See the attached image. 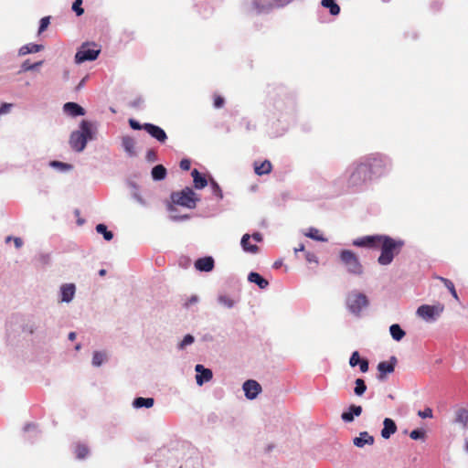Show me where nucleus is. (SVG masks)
Segmentation results:
<instances>
[{
  "label": "nucleus",
  "mask_w": 468,
  "mask_h": 468,
  "mask_svg": "<svg viewBox=\"0 0 468 468\" xmlns=\"http://www.w3.org/2000/svg\"><path fill=\"white\" fill-rule=\"evenodd\" d=\"M403 246L404 241L402 239H395L385 235L379 246L381 253L378 259V262L383 266L390 264L394 257L401 251Z\"/></svg>",
  "instance_id": "f257e3e1"
},
{
  "label": "nucleus",
  "mask_w": 468,
  "mask_h": 468,
  "mask_svg": "<svg viewBox=\"0 0 468 468\" xmlns=\"http://www.w3.org/2000/svg\"><path fill=\"white\" fill-rule=\"evenodd\" d=\"M91 139V123L88 121H82L80 123V130L75 131L71 133L69 144L75 151L81 152L85 148L88 140Z\"/></svg>",
  "instance_id": "f03ea898"
},
{
  "label": "nucleus",
  "mask_w": 468,
  "mask_h": 468,
  "mask_svg": "<svg viewBox=\"0 0 468 468\" xmlns=\"http://www.w3.org/2000/svg\"><path fill=\"white\" fill-rule=\"evenodd\" d=\"M339 258L348 273L356 276L363 274L364 267L355 252L350 250H343L339 254Z\"/></svg>",
  "instance_id": "7ed1b4c3"
},
{
  "label": "nucleus",
  "mask_w": 468,
  "mask_h": 468,
  "mask_svg": "<svg viewBox=\"0 0 468 468\" xmlns=\"http://www.w3.org/2000/svg\"><path fill=\"white\" fill-rule=\"evenodd\" d=\"M363 161L365 165L368 166L372 179L383 176L388 170V163L381 155H370L366 157Z\"/></svg>",
  "instance_id": "20e7f679"
},
{
  "label": "nucleus",
  "mask_w": 468,
  "mask_h": 468,
  "mask_svg": "<svg viewBox=\"0 0 468 468\" xmlns=\"http://www.w3.org/2000/svg\"><path fill=\"white\" fill-rule=\"evenodd\" d=\"M171 200L175 205L195 208L198 198L190 187H186L181 191L172 193Z\"/></svg>",
  "instance_id": "39448f33"
},
{
  "label": "nucleus",
  "mask_w": 468,
  "mask_h": 468,
  "mask_svg": "<svg viewBox=\"0 0 468 468\" xmlns=\"http://www.w3.org/2000/svg\"><path fill=\"white\" fill-rule=\"evenodd\" d=\"M368 169V166L365 165L364 161L357 164L349 176L348 184L351 186H359L372 180Z\"/></svg>",
  "instance_id": "423d86ee"
},
{
  "label": "nucleus",
  "mask_w": 468,
  "mask_h": 468,
  "mask_svg": "<svg viewBox=\"0 0 468 468\" xmlns=\"http://www.w3.org/2000/svg\"><path fill=\"white\" fill-rule=\"evenodd\" d=\"M368 305L367 297L361 292H352L346 297V306L355 315H359L362 309Z\"/></svg>",
  "instance_id": "0eeeda50"
},
{
  "label": "nucleus",
  "mask_w": 468,
  "mask_h": 468,
  "mask_svg": "<svg viewBox=\"0 0 468 468\" xmlns=\"http://www.w3.org/2000/svg\"><path fill=\"white\" fill-rule=\"evenodd\" d=\"M101 49L95 43H83L75 55V62L80 64L98 58Z\"/></svg>",
  "instance_id": "6e6552de"
},
{
  "label": "nucleus",
  "mask_w": 468,
  "mask_h": 468,
  "mask_svg": "<svg viewBox=\"0 0 468 468\" xmlns=\"http://www.w3.org/2000/svg\"><path fill=\"white\" fill-rule=\"evenodd\" d=\"M385 235H367L357 238L352 241V245L359 248L378 250Z\"/></svg>",
  "instance_id": "1a4fd4ad"
},
{
  "label": "nucleus",
  "mask_w": 468,
  "mask_h": 468,
  "mask_svg": "<svg viewBox=\"0 0 468 468\" xmlns=\"http://www.w3.org/2000/svg\"><path fill=\"white\" fill-rule=\"evenodd\" d=\"M442 311L443 306L441 304H423L417 309V315L425 321H433L442 313Z\"/></svg>",
  "instance_id": "9d476101"
},
{
  "label": "nucleus",
  "mask_w": 468,
  "mask_h": 468,
  "mask_svg": "<svg viewBox=\"0 0 468 468\" xmlns=\"http://www.w3.org/2000/svg\"><path fill=\"white\" fill-rule=\"evenodd\" d=\"M397 364V358L395 356H391L389 361H382L378 365V378L379 380H384L386 378L387 374L393 373L395 370V367Z\"/></svg>",
  "instance_id": "9b49d317"
},
{
  "label": "nucleus",
  "mask_w": 468,
  "mask_h": 468,
  "mask_svg": "<svg viewBox=\"0 0 468 468\" xmlns=\"http://www.w3.org/2000/svg\"><path fill=\"white\" fill-rule=\"evenodd\" d=\"M242 388L249 399H254L261 392V386L253 379L245 381Z\"/></svg>",
  "instance_id": "f8f14e48"
},
{
  "label": "nucleus",
  "mask_w": 468,
  "mask_h": 468,
  "mask_svg": "<svg viewBox=\"0 0 468 468\" xmlns=\"http://www.w3.org/2000/svg\"><path fill=\"white\" fill-rule=\"evenodd\" d=\"M144 130H145L152 137L155 138L160 143H165L167 139L165 132L157 125L152 123H144Z\"/></svg>",
  "instance_id": "ddd939ff"
},
{
  "label": "nucleus",
  "mask_w": 468,
  "mask_h": 468,
  "mask_svg": "<svg viewBox=\"0 0 468 468\" xmlns=\"http://www.w3.org/2000/svg\"><path fill=\"white\" fill-rule=\"evenodd\" d=\"M197 371L196 380L197 384L202 386L205 382H208L213 378V373L210 369L205 368L202 365L198 364L195 367Z\"/></svg>",
  "instance_id": "4468645a"
},
{
  "label": "nucleus",
  "mask_w": 468,
  "mask_h": 468,
  "mask_svg": "<svg viewBox=\"0 0 468 468\" xmlns=\"http://www.w3.org/2000/svg\"><path fill=\"white\" fill-rule=\"evenodd\" d=\"M363 409L361 406L352 404L349 406L347 411H344L341 414V419L345 422H352L355 417H358L362 414Z\"/></svg>",
  "instance_id": "2eb2a0df"
},
{
  "label": "nucleus",
  "mask_w": 468,
  "mask_h": 468,
  "mask_svg": "<svg viewBox=\"0 0 468 468\" xmlns=\"http://www.w3.org/2000/svg\"><path fill=\"white\" fill-rule=\"evenodd\" d=\"M76 287L73 283H66L60 287L61 302L69 303L75 295Z\"/></svg>",
  "instance_id": "dca6fc26"
},
{
  "label": "nucleus",
  "mask_w": 468,
  "mask_h": 468,
  "mask_svg": "<svg viewBox=\"0 0 468 468\" xmlns=\"http://www.w3.org/2000/svg\"><path fill=\"white\" fill-rule=\"evenodd\" d=\"M195 267L200 271H210L214 268V260L212 257H204L195 262Z\"/></svg>",
  "instance_id": "f3484780"
},
{
  "label": "nucleus",
  "mask_w": 468,
  "mask_h": 468,
  "mask_svg": "<svg viewBox=\"0 0 468 468\" xmlns=\"http://www.w3.org/2000/svg\"><path fill=\"white\" fill-rule=\"evenodd\" d=\"M383 429L381 431V436L384 439H388L392 434L397 431V425L395 421L389 418H386L383 421Z\"/></svg>",
  "instance_id": "a211bd4d"
},
{
  "label": "nucleus",
  "mask_w": 468,
  "mask_h": 468,
  "mask_svg": "<svg viewBox=\"0 0 468 468\" xmlns=\"http://www.w3.org/2000/svg\"><path fill=\"white\" fill-rule=\"evenodd\" d=\"M63 109L65 112L73 117L85 114V110L75 102L65 103Z\"/></svg>",
  "instance_id": "6ab92c4d"
},
{
  "label": "nucleus",
  "mask_w": 468,
  "mask_h": 468,
  "mask_svg": "<svg viewBox=\"0 0 468 468\" xmlns=\"http://www.w3.org/2000/svg\"><path fill=\"white\" fill-rule=\"evenodd\" d=\"M374 443V437L369 435L367 431H362L359 437L354 439V444L356 447H363L365 444L372 445Z\"/></svg>",
  "instance_id": "aec40b11"
},
{
  "label": "nucleus",
  "mask_w": 468,
  "mask_h": 468,
  "mask_svg": "<svg viewBox=\"0 0 468 468\" xmlns=\"http://www.w3.org/2000/svg\"><path fill=\"white\" fill-rule=\"evenodd\" d=\"M272 165L269 160H265L261 163H254V171L258 176L268 175L271 173Z\"/></svg>",
  "instance_id": "412c9836"
},
{
  "label": "nucleus",
  "mask_w": 468,
  "mask_h": 468,
  "mask_svg": "<svg viewBox=\"0 0 468 468\" xmlns=\"http://www.w3.org/2000/svg\"><path fill=\"white\" fill-rule=\"evenodd\" d=\"M122 145L123 149L125 150V152L130 156H134L136 154L135 150H134L135 142H134L133 138H132L131 136H123L122 139Z\"/></svg>",
  "instance_id": "4be33fe9"
},
{
  "label": "nucleus",
  "mask_w": 468,
  "mask_h": 468,
  "mask_svg": "<svg viewBox=\"0 0 468 468\" xmlns=\"http://www.w3.org/2000/svg\"><path fill=\"white\" fill-rule=\"evenodd\" d=\"M191 175L193 176L194 186L197 189H202L207 185L206 177L202 176L197 169H194Z\"/></svg>",
  "instance_id": "5701e85b"
},
{
  "label": "nucleus",
  "mask_w": 468,
  "mask_h": 468,
  "mask_svg": "<svg viewBox=\"0 0 468 468\" xmlns=\"http://www.w3.org/2000/svg\"><path fill=\"white\" fill-rule=\"evenodd\" d=\"M248 280L250 282L256 283L261 289H265L269 285V282L257 272H250L248 276Z\"/></svg>",
  "instance_id": "b1692460"
},
{
  "label": "nucleus",
  "mask_w": 468,
  "mask_h": 468,
  "mask_svg": "<svg viewBox=\"0 0 468 468\" xmlns=\"http://www.w3.org/2000/svg\"><path fill=\"white\" fill-rule=\"evenodd\" d=\"M250 236L249 234L243 235L241 239V246L243 250L247 252L257 253L259 251V247L255 244H250Z\"/></svg>",
  "instance_id": "393cba45"
},
{
  "label": "nucleus",
  "mask_w": 468,
  "mask_h": 468,
  "mask_svg": "<svg viewBox=\"0 0 468 468\" xmlns=\"http://www.w3.org/2000/svg\"><path fill=\"white\" fill-rule=\"evenodd\" d=\"M42 45L37 44H27L19 48L18 54L19 56H25L29 53H37L43 49Z\"/></svg>",
  "instance_id": "a878e982"
},
{
  "label": "nucleus",
  "mask_w": 468,
  "mask_h": 468,
  "mask_svg": "<svg viewBox=\"0 0 468 468\" xmlns=\"http://www.w3.org/2000/svg\"><path fill=\"white\" fill-rule=\"evenodd\" d=\"M321 5L324 7L328 8L332 16H336L340 13V6L335 0H322Z\"/></svg>",
  "instance_id": "bb28decb"
},
{
  "label": "nucleus",
  "mask_w": 468,
  "mask_h": 468,
  "mask_svg": "<svg viewBox=\"0 0 468 468\" xmlns=\"http://www.w3.org/2000/svg\"><path fill=\"white\" fill-rule=\"evenodd\" d=\"M154 400L153 398L139 397L133 400V405L135 408H142V407L151 408L154 405Z\"/></svg>",
  "instance_id": "cd10ccee"
},
{
  "label": "nucleus",
  "mask_w": 468,
  "mask_h": 468,
  "mask_svg": "<svg viewBox=\"0 0 468 468\" xmlns=\"http://www.w3.org/2000/svg\"><path fill=\"white\" fill-rule=\"evenodd\" d=\"M166 176V169L162 165H157L152 169V177L154 180H163Z\"/></svg>",
  "instance_id": "c85d7f7f"
},
{
  "label": "nucleus",
  "mask_w": 468,
  "mask_h": 468,
  "mask_svg": "<svg viewBox=\"0 0 468 468\" xmlns=\"http://www.w3.org/2000/svg\"><path fill=\"white\" fill-rule=\"evenodd\" d=\"M389 332L392 338L396 341H400L405 336V332L397 324H394L389 327Z\"/></svg>",
  "instance_id": "c756f323"
},
{
  "label": "nucleus",
  "mask_w": 468,
  "mask_h": 468,
  "mask_svg": "<svg viewBox=\"0 0 468 468\" xmlns=\"http://www.w3.org/2000/svg\"><path fill=\"white\" fill-rule=\"evenodd\" d=\"M456 422L462 424L463 428H466L468 425V410L460 409L456 412Z\"/></svg>",
  "instance_id": "7c9ffc66"
},
{
  "label": "nucleus",
  "mask_w": 468,
  "mask_h": 468,
  "mask_svg": "<svg viewBox=\"0 0 468 468\" xmlns=\"http://www.w3.org/2000/svg\"><path fill=\"white\" fill-rule=\"evenodd\" d=\"M304 235L310 239L318 241H326V239L323 236L319 229L315 228H310Z\"/></svg>",
  "instance_id": "2f4dec72"
},
{
  "label": "nucleus",
  "mask_w": 468,
  "mask_h": 468,
  "mask_svg": "<svg viewBox=\"0 0 468 468\" xmlns=\"http://www.w3.org/2000/svg\"><path fill=\"white\" fill-rule=\"evenodd\" d=\"M74 452L78 459H84L89 454V448L85 444L79 443L75 446Z\"/></svg>",
  "instance_id": "473e14b6"
},
{
  "label": "nucleus",
  "mask_w": 468,
  "mask_h": 468,
  "mask_svg": "<svg viewBox=\"0 0 468 468\" xmlns=\"http://www.w3.org/2000/svg\"><path fill=\"white\" fill-rule=\"evenodd\" d=\"M436 278L439 279L441 282H443L445 287L450 291L451 294L455 299H458L457 292H456L454 284H453V282L452 281H450V280H448L446 278H443V277H439V276H437Z\"/></svg>",
  "instance_id": "72a5a7b5"
},
{
  "label": "nucleus",
  "mask_w": 468,
  "mask_h": 468,
  "mask_svg": "<svg viewBox=\"0 0 468 468\" xmlns=\"http://www.w3.org/2000/svg\"><path fill=\"white\" fill-rule=\"evenodd\" d=\"M96 230L98 233L102 234L106 240H111L113 238L112 232L108 230L104 224H98L96 226Z\"/></svg>",
  "instance_id": "f704fd0d"
},
{
  "label": "nucleus",
  "mask_w": 468,
  "mask_h": 468,
  "mask_svg": "<svg viewBox=\"0 0 468 468\" xmlns=\"http://www.w3.org/2000/svg\"><path fill=\"white\" fill-rule=\"evenodd\" d=\"M366 390L367 386L365 384V381L362 378H357L356 380V387L354 389L355 394L357 396H362Z\"/></svg>",
  "instance_id": "c9c22d12"
},
{
  "label": "nucleus",
  "mask_w": 468,
  "mask_h": 468,
  "mask_svg": "<svg viewBox=\"0 0 468 468\" xmlns=\"http://www.w3.org/2000/svg\"><path fill=\"white\" fill-rule=\"evenodd\" d=\"M105 358H106L105 353H102L100 351H95L93 353L92 365L94 367H100L102 364V362L105 360Z\"/></svg>",
  "instance_id": "e433bc0d"
},
{
  "label": "nucleus",
  "mask_w": 468,
  "mask_h": 468,
  "mask_svg": "<svg viewBox=\"0 0 468 468\" xmlns=\"http://www.w3.org/2000/svg\"><path fill=\"white\" fill-rule=\"evenodd\" d=\"M42 64H43V61H37L36 63L31 64L29 62V60H26V61L23 62V64L21 66V70L22 71L33 70V69H36L38 67H40Z\"/></svg>",
  "instance_id": "4c0bfd02"
},
{
  "label": "nucleus",
  "mask_w": 468,
  "mask_h": 468,
  "mask_svg": "<svg viewBox=\"0 0 468 468\" xmlns=\"http://www.w3.org/2000/svg\"><path fill=\"white\" fill-rule=\"evenodd\" d=\"M82 0H75L72 5V10L76 13L78 16H81L84 13V9L81 7Z\"/></svg>",
  "instance_id": "58836bf2"
},
{
  "label": "nucleus",
  "mask_w": 468,
  "mask_h": 468,
  "mask_svg": "<svg viewBox=\"0 0 468 468\" xmlns=\"http://www.w3.org/2000/svg\"><path fill=\"white\" fill-rule=\"evenodd\" d=\"M218 302L221 304H223V305H225V306H227L229 308L232 307L233 304H234V302L230 298H229L228 296H225V295L219 296L218 297Z\"/></svg>",
  "instance_id": "ea45409f"
},
{
  "label": "nucleus",
  "mask_w": 468,
  "mask_h": 468,
  "mask_svg": "<svg viewBox=\"0 0 468 468\" xmlns=\"http://www.w3.org/2000/svg\"><path fill=\"white\" fill-rule=\"evenodd\" d=\"M425 436V432L424 431L422 430H413L410 434V437L412 439V440H419V439H423Z\"/></svg>",
  "instance_id": "a19ab883"
},
{
  "label": "nucleus",
  "mask_w": 468,
  "mask_h": 468,
  "mask_svg": "<svg viewBox=\"0 0 468 468\" xmlns=\"http://www.w3.org/2000/svg\"><path fill=\"white\" fill-rule=\"evenodd\" d=\"M304 258H305V261L309 263H315V264H318V260H317V257L315 256L314 253L313 252H310V251H305L304 252Z\"/></svg>",
  "instance_id": "79ce46f5"
},
{
  "label": "nucleus",
  "mask_w": 468,
  "mask_h": 468,
  "mask_svg": "<svg viewBox=\"0 0 468 468\" xmlns=\"http://www.w3.org/2000/svg\"><path fill=\"white\" fill-rule=\"evenodd\" d=\"M361 361L360 357H359V354L357 351H355L353 352V354L351 355V357L349 359V364L351 367H356V365H358V363Z\"/></svg>",
  "instance_id": "37998d69"
},
{
  "label": "nucleus",
  "mask_w": 468,
  "mask_h": 468,
  "mask_svg": "<svg viewBox=\"0 0 468 468\" xmlns=\"http://www.w3.org/2000/svg\"><path fill=\"white\" fill-rule=\"evenodd\" d=\"M418 415L422 418V419H426V418H432L433 417V414H432V410L431 408H425L423 410H420L418 412Z\"/></svg>",
  "instance_id": "c03bdc74"
},
{
  "label": "nucleus",
  "mask_w": 468,
  "mask_h": 468,
  "mask_svg": "<svg viewBox=\"0 0 468 468\" xmlns=\"http://www.w3.org/2000/svg\"><path fill=\"white\" fill-rule=\"evenodd\" d=\"M48 25H49V17L48 16H45V17L41 18L38 33L40 34L43 31H45L48 28Z\"/></svg>",
  "instance_id": "a18cd8bd"
},
{
  "label": "nucleus",
  "mask_w": 468,
  "mask_h": 468,
  "mask_svg": "<svg viewBox=\"0 0 468 468\" xmlns=\"http://www.w3.org/2000/svg\"><path fill=\"white\" fill-rule=\"evenodd\" d=\"M194 342V337L191 335H186L181 341L179 346L180 348H184L186 346L190 345Z\"/></svg>",
  "instance_id": "49530a36"
},
{
  "label": "nucleus",
  "mask_w": 468,
  "mask_h": 468,
  "mask_svg": "<svg viewBox=\"0 0 468 468\" xmlns=\"http://www.w3.org/2000/svg\"><path fill=\"white\" fill-rule=\"evenodd\" d=\"M224 103H225L224 98H222L221 96L216 95L214 97V107L215 108H221V107H223Z\"/></svg>",
  "instance_id": "de8ad7c7"
},
{
  "label": "nucleus",
  "mask_w": 468,
  "mask_h": 468,
  "mask_svg": "<svg viewBox=\"0 0 468 468\" xmlns=\"http://www.w3.org/2000/svg\"><path fill=\"white\" fill-rule=\"evenodd\" d=\"M129 124H130L131 128L133 129V130H142V129H144V124H140L134 119H130L129 120Z\"/></svg>",
  "instance_id": "09e8293b"
},
{
  "label": "nucleus",
  "mask_w": 468,
  "mask_h": 468,
  "mask_svg": "<svg viewBox=\"0 0 468 468\" xmlns=\"http://www.w3.org/2000/svg\"><path fill=\"white\" fill-rule=\"evenodd\" d=\"M180 168L184 171H188L190 169V166H191V162L190 160L188 159H182L180 161Z\"/></svg>",
  "instance_id": "8fccbe9b"
},
{
  "label": "nucleus",
  "mask_w": 468,
  "mask_h": 468,
  "mask_svg": "<svg viewBox=\"0 0 468 468\" xmlns=\"http://www.w3.org/2000/svg\"><path fill=\"white\" fill-rule=\"evenodd\" d=\"M146 159L149 162L156 161V159H157L156 153L154 150H152V149L148 150L147 153H146Z\"/></svg>",
  "instance_id": "3c124183"
},
{
  "label": "nucleus",
  "mask_w": 468,
  "mask_h": 468,
  "mask_svg": "<svg viewBox=\"0 0 468 468\" xmlns=\"http://www.w3.org/2000/svg\"><path fill=\"white\" fill-rule=\"evenodd\" d=\"M12 107L11 103H3L0 107V115L7 113Z\"/></svg>",
  "instance_id": "603ef678"
},
{
  "label": "nucleus",
  "mask_w": 468,
  "mask_h": 468,
  "mask_svg": "<svg viewBox=\"0 0 468 468\" xmlns=\"http://www.w3.org/2000/svg\"><path fill=\"white\" fill-rule=\"evenodd\" d=\"M361 372L365 373L368 370V362L366 359H362L359 363Z\"/></svg>",
  "instance_id": "864d4df0"
},
{
  "label": "nucleus",
  "mask_w": 468,
  "mask_h": 468,
  "mask_svg": "<svg viewBox=\"0 0 468 468\" xmlns=\"http://www.w3.org/2000/svg\"><path fill=\"white\" fill-rule=\"evenodd\" d=\"M36 330V325L34 324H27L24 327H23V331L24 332H27L29 334H33Z\"/></svg>",
  "instance_id": "5fc2aeb1"
},
{
  "label": "nucleus",
  "mask_w": 468,
  "mask_h": 468,
  "mask_svg": "<svg viewBox=\"0 0 468 468\" xmlns=\"http://www.w3.org/2000/svg\"><path fill=\"white\" fill-rule=\"evenodd\" d=\"M212 186L214 188V192L219 197H222L221 189L219 188L218 185L216 182H212Z\"/></svg>",
  "instance_id": "6e6d98bb"
},
{
  "label": "nucleus",
  "mask_w": 468,
  "mask_h": 468,
  "mask_svg": "<svg viewBox=\"0 0 468 468\" xmlns=\"http://www.w3.org/2000/svg\"><path fill=\"white\" fill-rule=\"evenodd\" d=\"M13 241L16 249H20L23 246V240L20 238H13Z\"/></svg>",
  "instance_id": "4d7b16f0"
},
{
  "label": "nucleus",
  "mask_w": 468,
  "mask_h": 468,
  "mask_svg": "<svg viewBox=\"0 0 468 468\" xmlns=\"http://www.w3.org/2000/svg\"><path fill=\"white\" fill-rule=\"evenodd\" d=\"M252 239L258 242H261L262 240V236L261 233L259 232H256V233H253L252 235Z\"/></svg>",
  "instance_id": "13d9d810"
},
{
  "label": "nucleus",
  "mask_w": 468,
  "mask_h": 468,
  "mask_svg": "<svg viewBox=\"0 0 468 468\" xmlns=\"http://www.w3.org/2000/svg\"><path fill=\"white\" fill-rule=\"evenodd\" d=\"M299 251H304L305 252L304 245L303 244H299L298 247L294 248L295 254H297Z\"/></svg>",
  "instance_id": "bf43d9fd"
},
{
  "label": "nucleus",
  "mask_w": 468,
  "mask_h": 468,
  "mask_svg": "<svg viewBox=\"0 0 468 468\" xmlns=\"http://www.w3.org/2000/svg\"><path fill=\"white\" fill-rule=\"evenodd\" d=\"M292 0H274V2L278 5H284L288 3H290Z\"/></svg>",
  "instance_id": "052dcab7"
},
{
  "label": "nucleus",
  "mask_w": 468,
  "mask_h": 468,
  "mask_svg": "<svg viewBox=\"0 0 468 468\" xmlns=\"http://www.w3.org/2000/svg\"><path fill=\"white\" fill-rule=\"evenodd\" d=\"M51 165H52V166H61V167H64V166H66L67 165H66V164H64V163L58 162V161H53V162L51 163Z\"/></svg>",
  "instance_id": "680f3d73"
},
{
  "label": "nucleus",
  "mask_w": 468,
  "mask_h": 468,
  "mask_svg": "<svg viewBox=\"0 0 468 468\" xmlns=\"http://www.w3.org/2000/svg\"><path fill=\"white\" fill-rule=\"evenodd\" d=\"M69 339L71 340V341L75 340L76 339V333L75 332H70L69 334Z\"/></svg>",
  "instance_id": "e2e57ef3"
},
{
  "label": "nucleus",
  "mask_w": 468,
  "mask_h": 468,
  "mask_svg": "<svg viewBox=\"0 0 468 468\" xmlns=\"http://www.w3.org/2000/svg\"><path fill=\"white\" fill-rule=\"evenodd\" d=\"M197 301V298L196 296L191 297V299L186 303V305L196 303Z\"/></svg>",
  "instance_id": "0e129e2a"
},
{
  "label": "nucleus",
  "mask_w": 468,
  "mask_h": 468,
  "mask_svg": "<svg viewBox=\"0 0 468 468\" xmlns=\"http://www.w3.org/2000/svg\"><path fill=\"white\" fill-rule=\"evenodd\" d=\"M99 274H100L101 276H104V275L106 274V270L101 269V270L99 271Z\"/></svg>",
  "instance_id": "69168bd1"
},
{
  "label": "nucleus",
  "mask_w": 468,
  "mask_h": 468,
  "mask_svg": "<svg viewBox=\"0 0 468 468\" xmlns=\"http://www.w3.org/2000/svg\"><path fill=\"white\" fill-rule=\"evenodd\" d=\"M253 5L255 6V8L259 11H261V9L260 8V6L258 5L256 0L253 1Z\"/></svg>",
  "instance_id": "338daca9"
},
{
  "label": "nucleus",
  "mask_w": 468,
  "mask_h": 468,
  "mask_svg": "<svg viewBox=\"0 0 468 468\" xmlns=\"http://www.w3.org/2000/svg\"><path fill=\"white\" fill-rule=\"evenodd\" d=\"M13 239V238L11 236H8L6 239H5V242L8 243L9 241H11Z\"/></svg>",
  "instance_id": "774afa93"
}]
</instances>
